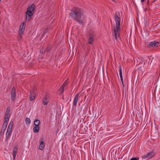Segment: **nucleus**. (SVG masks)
I'll return each instance as SVG.
<instances>
[{"mask_svg":"<svg viewBox=\"0 0 160 160\" xmlns=\"http://www.w3.org/2000/svg\"><path fill=\"white\" fill-rule=\"evenodd\" d=\"M83 10L78 7H75L70 10L69 16L80 25H84L85 22V16Z\"/></svg>","mask_w":160,"mask_h":160,"instance_id":"nucleus-1","label":"nucleus"},{"mask_svg":"<svg viewBox=\"0 0 160 160\" xmlns=\"http://www.w3.org/2000/svg\"><path fill=\"white\" fill-rule=\"evenodd\" d=\"M115 20L116 25L113 28V34L114 35L115 39L117 40L118 38L119 37V32L120 30V13L119 12H116L115 13Z\"/></svg>","mask_w":160,"mask_h":160,"instance_id":"nucleus-2","label":"nucleus"},{"mask_svg":"<svg viewBox=\"0 0 160 160\" xmlns=\"http://www.w3.org/2000/svg\"><path fill=\"white\" fill-rule=\"evenodd\" d=\"M35 5L32 4L28 8L26 14V20L29 21L31 19L35 10Z\"/></svg>","mask_w":160,"mask_h":160,"instance_id":"nucleus-3","label":"nucleus"},{"mask_svg":"<svg viewBox=\"0 0 160 160\" xmlns=\"http://www.w3.org/2000/svg\"><path fill=\"white\" fill-rule=\"evenodd\" d=\"M13 125V122L11 121L8 128L6 135L5 141L7 142H8V140L11 135Z\"/></svg>","mask_w":160,"mask_h":160,"instance_id":"nucleus-4","label":"nucleus"},{"mask_svg":"<svg viewBox=\"0 0 160 160\" xmlns=\"http://www.w3.org/2000/svg\"><path fill=\"white\" fill-rule=\"evenodd\" d=\"M95 36V34L93 32H91L87 38L88 43L92 44L96 39Z\"/></svg>","mask_w":160,"mask_h":160,"instance_id":"nucleus-5","label":"nucleus"},{"mask_svg":"<svg viewBox=\"0 0 160 160\" xmlns=\"http://www.w3.org/2000/svg\"><path fill=\"white\" fill-rule=\"evenodd\" d=\"M16 97V89L13 87L11 92V98L12 102H14Z\"/></svg>","mask_w":160,"mask_h":160,"instance_id":"nucleus-6","label":"nucleus"},{"mask_svg":"<svg viewBox=\"0 0 160 160\" xmlns=\"http://www.w3.org/2000/svg\"><path fill=\"white\" fill-rule=\"evenodd\" d=\"M25 25L24 22L22 23L20 27L19 30V34L21 37L22 36L23 34V32L25 30Z\"/></svg>","mask_w":160,"mask_h":160,"instance_id":"nucleus-7","label":"nucleus"},{"mask_svg":"<svg viewBox=\"0 0 160 160\" xmlns=\"http://www.w3.org/2000/svg\"><path fill=\"white\" fill-rule=\"evenodd\" d=\"M8 122H5L3 123V125L2 127V129L1 130V132H0V135H2L4 133V132L6 129V128H7V126L8 125Z\"/></svg>","mask_w":160,"mask_h":160,"instance_id":"nucleus-8","label":"nucleus"},{"mask_svg":"<svg viewBox=\"0 0 160 160\" xmlns=\"http://www.w3.org/2000/svg\"><path fill=\"white\" fill-rule=\"evenodd\" d=\"M79 95V93H77L75 96L74 99L73 106H75V107L77 106V102L78 100Z\"/></svg>","mask_w":160,"mask_h":160,"instance_id":"nucleus-9","label":"nucleus"},{"mask_svg":"<svg viewBox=\"0 0 160 160\" xmlns=\"http://www.w3.org/2000/svg\"><path fill=\"white\" fill-rule=\"evenodd\" d=\"M119 75L120 78V79L121 80V81L122 82V86L124 87V86L122 75V67L121 66H119Z\"/></svg>","mask_w":160,"mask_h":160,"instance_id":"nucleus-10","label":"nucleus"},{"mask_svg":"<svg viewBox=\"0 0 160 160\" xmlns=\"http://www.w3.org/2000/svg\"><path fill=\"white\" fill-rule=\"evenodd\" d=\"M31 96L30 98V99L31 101H32L35 99L36 96V92L33 91L30 92Z\"/></svg>","mask_w":160,"mask_h":160,"instance_id":"nucleus-11","label":"nucleus"},{"mask_svg":"<svg viewBox=\"0 0 160 160\" xmlns=\"http://www.w3.org/2000/svg\"><path fill=\"white\" fill-rule=\"evenodd\" d=\"M5 118L4 119V122H8L9 120V118L10 117L9 112L6 111L5 113Z\"/></svg>","mask_w":160,"mask_h":160,"instance_id":"nucleus-12","label":"nucleus"},{"mask_svg":"<svg viewBox=\"0 0 160 160\" xmlns=\"http://www.w3.org/2000/svg\"><path fill=\"white\" fill-rule=\"evenodd\" d=\"M159 43L158 42H151L149 44V45L151 47L156 48L158 47Z\"/></svg>","mask_w":160,"mask_h":160,"instance_id":"nucleus-13","label":"nucleus"},{"mask_svg":"<svg viewBox=\"0 0 160 160\" xmlns=\"http://www.w3.org/2000/svg\"><path fill=\"white\" fill-rule=\"evenodd\" d=\"M147 154L149 159L152 158L155 154V153L153 151L149 152Z\"/></svg>","mask_w":160,"mask_h":160,"instance_id":"nucleus-14","label":"nucleus"},{"mask_svg":"<svg viewBox=\"0 0 160 160\" xmlns=\"http://www.w3.org/2000/svg\"><path fill=\"white\" fill-rule=\"evenodd\" d=\"M45 146L43 141H41L40 142L39 149L41 150H43Z\"/></svg>","mask_w":160,"mask_h":160,"instance_id":"nucleus-15","label":"nucleus"},{"mask_svg":"<svg viewBox=\"0 0 160 160\" xmlns=\"http://www.w3.org/2000/svg\"><path fill=\"white\" fill-rule=\"evenodd\" d=\"M42 103L43 105H46L48 104V103L49 102V101L48 99L47 98L45 97H44L42 100Z\"/></svg>","mask_w":160,"mask_h":160,"instance_id":"nucleus-16","label":"nucleus"},{"mask_svg":"<svg viewBox=\"0 0 160 160\" xmlns=\"http://www.w3.org/2000/svg\"><path fill=\"white\" fill-rule=\"evenodd\" d=\"M17 151L18 149L16 147H15V148L13 149V159H14L15 158Z\"/></svg>","mask_w":160,"mask_h":160,"instance_id":"nucleus-17","label":"nucleus"},{"mask_svg":"<svg viewBox=\"0 0 160 160\" xmlns=\"http://www.w3.org/2000/svg\"><path fill=\"white\" fill-rule=\"evenodd\" d=\"M39 130V126H35V127L33 128V131L35 133L38 132Z\"/></svg>","mask_w":160,"mask_h":160,"instance_id":"nucleus-18","label":"nucleus"},{"mask_svg":"<svg viewBox=\"0 0 160 160\" xmlns=\"http://www.w3.org/2000/svg\"><path fill=\"white\" fill-rule=\"evenodd\" d=\"M40 123V121L38 119H36L34 122V124L35 126H39V125Z\"/></svg>","mask_w":160,"mask_h":160,"instance_id":"nucleus-19","label":"nucleus"},{"mask_svg":"<svg viewBox=\"0 0 160 160\" xmlns=\"http://www.w3.org/2000/svg\"><path fill=\"white\" fill-rule=\"evenodd\" d=\"M142 158L143 159H149L147 153L145 154L142 155Z\"/></svg>","mask_w":160,"mask_h":160,"instance_id":"nucleus-20","label":"nucleus"},{"mask_svg":"<svg viewBox=\"0 0 160 160\" xmlns=\"http://www.w3.org/2000/svg\"><path fill=\"white\" fill-rule=\"evenodd\" d=\"M25 121L27 124H29L31 122V120L30 119L28 118H26Z\"/></svg>","mask_w":160,"mask_h":160,"instance_id":"nucleus-21","label":"nucleus"},{"mask_svg":"<svg viewBox=\"0 0 160 160\" xmlns=\"http://www.w3.org/2000/svg\"><path fill=\"white\" fill-rule=\"evenodd\" d=\"M64 87L63 86H62L59 89V91L62 92L64 91Z\"/></svg>","mask_w":160,"mask_h":160,"instance_id":"nucleus-22","label":"nucleus"},{"mask_svg":"<svg viewBox=\"0 0 160 160\" xmlns=\"http://www.w3.org/2000/svg\"><path fill=\"white\" fill-rule=\"evenodd\" d=\"M139 159V158L138 157L132 158H131L130 160H138Z\"/></svg>","mask_w":160,"mask_h":160,"instance_id":"nucleus-23","label":"nucleus"},{"mask_svg":"<svg viewBox=\"0 0 160 160\" xmlns=\"http://www.w3.org/2000/svg\"><path fill=\"white\" fill-rule=\"evenodd\" d=\"M10 108L9 107H8L6 109V111L10 112Z\"/></svg>","mask_w":160,"mask_h":160,"instance_id":"nucleus-24","label":"nucleus"},{"mask_svg":"<svg viewBox=\"0 0 160 160\" xmlns=\"http://www.w3.org/2000/svg\"><path fill=\"white\" fill-rule=\"evenodd\" d=\"M67 85V83L66 82H64L63 84V85H62V86H64V87L66 86Z\"/></svg>","mask_w":160,"mask_h":160,"instance_id":"nucleus-25","label":"nucleus"},{"mask_svg":"<svg viewBox=\"0 0 160 160\" xmlns=\"http://www.w3.org/2000/svg\"><path fill=\"white\" fill-rule=\"evenodd\" d=\"M144 0H141V2H144Z\"/></svg>","mask_w":160,"mask_h":160,"instance_id":"nucleus-26","label":"nucleus"},{"mask_svg":"<svg viewBox=\"0 0 160 160\" xmlns=\"http://www.w3.org/2000/svg\"><path fill=\"white\" fill-rule=\"evenodd\" d=\"M157 0H155L154 1H153V2H155Z\"/></svg>","mask_w":160,"mask_h":160,"instance_id":"nucleus-27","label":"nucleus"},{"mask_svg":"<svg viewBox=\"0 0 160 160\" xmlns=\"http://www.w3.org/2000/svg\"><path fill=\"white\" fill-rule=\"evenodd\" d=\"M111 0L113 2H114L115 1V0Z\"/></svg>","mask_w":160,"mask_h":160,"instance_id":"nucleus-28","label":"nucleus"}]
</instances>
